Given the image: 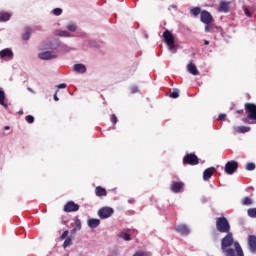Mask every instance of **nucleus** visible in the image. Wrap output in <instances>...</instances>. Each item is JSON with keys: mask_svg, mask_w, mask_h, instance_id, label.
I'll return each mask as SVG.
<instances>
[{"mask_svg": "<svg viewBox=\"0 0 256 256\" xmlns=\"http://www.w3.org/2000/svg\"><path fill=\"white\" fill-rule=\"evenodd\" d=\"M221 249L226 256H245L239 242H235L233 233L228 232L221 240Z\"/></svg>", "mask_w": 256, "mask_h": 256, "instance_id": "nucleus-1", "label": "nucleus"}, {"mask_svg": "<svg viewBox=\"0 0 256 256\" xmlns=\"http://www.w3.org/2000/svg\"><path fill=\"white\" fill-rule=\"evenodd\" d=\"M245 111L247 113V117L242 119L243 123L251 125L253 121L256 123V105L253 103H245L244 104Z\"/></svg>", "mask_w": 256, "mask_h": 256, "instance_id": "nucleus-2", "label": "nucleus"}, {"mask_svg": "<svg viewBox=\"0 0 256 256\" xmlns=\"http://www.w3.org/2000/svg\"><path fill=\"white\" fill-rule=\"evenodd\" d=\"M216 229L218 233H231V224L225 216L216 218Z\"/></svg>", "mask_w": 256, "mask_h": 256, "instance_id": "nucleus-3", "label": "nucleus"}, {"mask_svg": "<svg viewBox=\"0 0 256 256\" xmlns=\"http://www.w3.org/2000/svg\"><path fill=\"white\" fill-rule=\"evenodd\" d=\"M164 43H166L169 51H173V53H177V46L175 45V36L169 30H165L163 32Z\"/></svg>", "mask_w": 256, "mask_h": 256, "instance_id": "nucleus-4", "label": "nucleus"}, {"mask_svg": "<svg viewBox=\"0 0 256 256\" xmlns=\"http://www.w3.org/2000/svg\"><path fill=\"white\" fill-rule=\"evenodd\" d=\"M237 169H239V163L235 160L228 161L224 167V171L227 175L237 173Z\"/></svg>", "mask_w": 256, "mask_h": 256, "instance_id": "nucleus-5", "label": "nucleus"}, {"mask_svg": "<svg viewBox=\"0 0 256 256\" xmlns=\"http://www.w3.org/2000/svg\"><path fill=\"white\" fill-rule=\"evenodd\" d=\"M183 163L184 165H199V157L193 153L186 154L183 158Z\"/></svg>", "mask_w": 256, "mask_h": 256, "instance_id": "nucleus-6", "label": "nucleus"}, {"mask_svg": "<svg viewBox=\"0 0 256 256\" xmlns=\"http://www.w3.org/2000/svg\"><path fill=\"white\" fill-rule=\"evenodd\" d=\"M114 210L111 207H102L98 210V217L100 219H109L113 215Z\"/></svg>", "mask_w": 256, "mask_h": 256, "instance_id": "nucleus-7", "label": "nucleus"}, {"mask_svg": "<svg viewBox=\"0 0 256 256\" xmlns=\"http://www.w3.org/2000/svg\"><path fill=\"white\" fill-rule=\"evenodd\" d=\"M200 19L205 25H211V23H213V16L207 10L201 12Z\"/></svg>", "mask_w": 256, "mask_h": 256, "instance_id": "nucleus-8", "label": "nucleus"}, {"mask_svg": "<svg viewBox=\"0 0 256 256\" xmlns=\"http://www.w3.org/2000/svg\"><path fill=\"white\" fill-rule=\"evenodd\" d=\"M64 211L65 213H73L75 211H79V204L74 203L73 201H68L64 205Z\"/></svg>", "mask_w": 256, "mask_h": 256, "instance_id": "nucleus-9", "label": "nucleus"}, {"mask_svg": "<svg viewBox=\"0 0 256 256\" xmlns=\"http://www.w3.org/2000/svg\"><path fill=\"white\" fill-rule=\"evenodd\" d=\"M247 243H248L249 251L251 253H256V236L249 235L247 237Z\"/></svg>", "mask_w": 256, "mask_h": 256, "instance_id": "nucleus-10", "label": "nucleus"}, {"mask_svg": "<svg viewBox=\"0 0 256 256\" xmlns=\"http://www.w3.org/2000/svg\"><path fill=\"white\" fill-rule=\"evenodd\" d=\"M175 231H177V233H180V235H189V233H191L189 226H187L186 224H179L175 226Z\"/></svg>", "mask_w": 256, "mask_h": 256, "instance_id": "nucleus-11", "label": "nucleus"}, {"mask_svg": "<svg viewBox=\"0 0 256 256\" xmlns=\"http://www.w3.org/2000/svg\"><path fill=\"white\" fill-rule=\"evenodd\" d=\"M220 13H229L231 11V2L221 1L218 7Z\"/></svg>", "mask_w": 256, "mask_h": 256, "instance_id": "nucleus-12", "label": "nucleus"}, {"mask_svg": "<svg viewBox=\"0 0 256 256\" xmlns=\"http://www.w3.org/2000/svg\"><path fill=\"white\" fill-rule=\"evenodd\" d=\"M184 187L185 183L183 182H173L170 189L173 193H182Z\"/></svg>", "mask_w": 256, "mask_h": 256, "instance_id": "nucleus-13", "label": "nucleus"}, {"mask_svg": "<svg viewBox=\"0 0 256 256\" xmlns=\"http://www.w3.org/2000/svg\"><path fill=\"white\" fill-rule=\"evenodd\" d=\"M39 59L50 61V59H57V55L53 54L51 51H45L39 54Z\"/></svg>", "mask_w": 256, "mask_h": 256, "instance_id": "nucleus-14", "label": "nucleus"}, {"mask_svg": "<svg viewBox=\"0 0 256 256\" xmlns=\"http://www.w3.org/2000/svg\"><path fill=\"white\" fill-rule=\"evenodd\" d=\"M215 167H210L204 170L203 172V179L204 181H209L211 177H213V173H215Z\"/></svg>", "mask_w": 256, "mask_h": 256, "instance_id": "nucleus-15", "label": "nucleus"}, {"mask_svg": "<svg viewBox=\"0 0 256 256\" xmlns=\"http://www.w3.org/2000/svg\"><path fill=\"white\" fill-rule=\"evenodd\" d=\"M0 57L2 59H5V57L13 59V51H11V49H9V48L3 49L0 51Z\"/></svg>", "mask_w": 256, "mask_h": 256, "instance_id": "nucleus-16", "label": "nucleus"}, {"mask_svg": "<svg viewBox=\"0 0 256 256\" xmlns=\"http://www.w3.org/2000/svg\"><path fill=\"white\" fill-rule=\"evenodd\" d=\"M96 197H107V190L101 186L95 188Z\"/></svg>", "mask_w": 256, "mask_h": 256, "instance_id": "nucleus-17", "label": "nucleus"}, {"mask_svg": "<svg viewBox=\"0 0 256 256\" xmlns=\"http://www.w3.org/2000/svg\"><path fill=\"white\" fill-rule=\"evenodd\" d=\"M99 225H101V220L97 218H92L88 220V227H90V229H96V227H99Z\"/></svg>", "mask_w": 256, "mask_h": 256, "instance_id": "nucleus-18", "label": "nucleus"}, {"mask_svg": "<svg viewBox=\"0 0 256 256\" xmlns=\"http://www.w3.org/2000/svg\"><path fill=\"white\" fill-rule=\"evenodd\" d=\"M187 71L191 73V75H199V70L197 69V66L193 62H190L187 65Z\"/></svg>", "mask_w": 256, "mask_h": 256, "instance_id": "nucleus-19", "label": "nucleus"}, {"mask_svg": "<svg viewBox=\"0 0 256 256\" xmlns=\"http://www.w3.org/2000/svg\"><path fill=\"white\" fill-rule=\"evenodd\" d=\"M0 105L4 107V109H8L7 103H5V90L3 88H0Z\"/></svg>", "mask_w": 256, "mask_h": 256, "instance_id": "nucleus-20", "label": "nucleus"}, {"mask_svg": "<svg viewBox=\"0 0 256 256\" xmlns=\"http://www.w3.org/2000/svg\"><path fill=\"white\" fill-rule=\"evenodd\" d=\"M74 71L77 73H87V67H85L83 64H75Z\"/></svg>", "mask_w": 256, "mask_h": 256, "instance_id": "nucleus-21", "label": "nucleus"}, {"mask_svg": "<svg viewBox=\"0 0 256 256\" xmlns=\"http://www.w3.org/2000/svg\"><path fill=\"white\" fill-rule=\"evenodd\" d=\"M11 19V14L8 12H0V23H5Z\"/></svg>", "mask_w": 256, "mask_h": 256, "instance_id": "nucleus-22", "label": "nucleus"}, {"mask_svg": "<svg viewBox=\"0 0 256 256\" xmlns=\"http://www.w3.org/2000/svg\"><path fill=\"white\" fill-rule=\"evenodd\" d=\"M234 130L236 133H249L251 131V128L249 126H239L235 127Z\"/></svg>", "mask_w": 256, "mask_h": 256, "instance_id": "nucleus-23", "label": "nucleus"}, {"mask_svg": "<svg viewBox=\"0 0 256 256\" xmlns=\"http://www.w3.org/2000/svg\"><path fill=\"white\" fill-rule=\"evenodd\" d=\"M24 30H25V33L22 34V39L23 41H29V39H31V28L26 27Z\"/></svg>", "mask_w": 256, "mask_h": 256, "instance_id": "nucleus-24", "label": "nucleus"}, {"mask_svg": "<svg viewBox=\"0 0 256 256\" xmlns=\"http://www.w3.org/2000/svg\"><path fill=\"white\" fill-rule=\"evenodd\" d=\"M118 237H120V239H124V241H131V235L126 232H120Z\"/></svg>", "mask_w": 256, "mask_h": 256, "instance_id": "nucleus-25", "label": "nucleus"}, {"mask_svg": "<svg viewBox=\"0 0 256 256\" xmlns=\"http://www.w3.org/2000/svg\"><path fill=\"white\" fill-rule=\"evenodd\" d=\"M203 11H201V9L199 7H194L191 10V15H193L194 17H199V15H201Z\"/></svg>", "mask_w": 256, "mask_h": 256, "instance_id": "nucleus-26", "label": "nucleus"}, {"mask_svg": "<svg viewBox=\"0 0 256 256\" xmlns=\"http://www.w3.org/2000/svg\"><path fill=\"white\" fill-rule=\"evenodd\" d=\"M71 245H73V240L71 239V237H67L63 243L64 249H67V247H71Z\"/></svg>", "mask_w": 256, "mask_h": 256, "instance_id": "nucleus-27", "label": "nucleus"}, {"mask_svg": "<svg viewBox=\"0 0 256 256\" xmlns=\"http://www.w3.org/2000/svg\"><path fill=\"white\" fill-rule=\"evenodd\" d=\"M247 213L249 217L256 218V208H249Z\"/></svg>", "mask_w": 256, "mask_h": 256, "instance_id": "nucleus-28", "label": "nucleus"}, {"mask_svg": "<svg viewBox=\"0 0 256 256\" xmlns=\"http://www.w3.org/2000/svg\"><path fill=\"white\" fill-rule=\"evenodd\" d=\"M242 205H253V200L249 197H245L242 200Z\"/></svg>", "mask_w": 256, "mask_h": 256, "instance_id": "nucleus-29", "label": "nucleus"}, {"mask_svg": "<svg viewBox=\"0 0 256 256\" xmlns=\"http://www.w3.org/2000/svg\"><path fill=\"white\" fill-rule=\"evenodd\" d=\"M170 97L172 99H177L179 98V89H174L172 93H170Z\"/></svg>", "mask_w": 256, "mask_h": 256, "instance_id": "nucleus-30", "label": "nucleus"}, {"mask_svg": "<svg viewBox=\"0 0 256 256\" xmlns=\"http://www.w3.org/2000/svg\"><path fill=\"white\" fill-rule=\"evenodd\" d=\"M246 170H247V171H255V163L249 162V163L246 165Z\"/></svg>", "mask_w": 256, "mask_h": 256, "instance_id": "nucleus-31", "label": "nucleus"}, {"mask_svg": "<svg viewBox=\"0 0 256 256\" xmlns=\"http://www.w3.org/2000/svg\"><path fill=\"white\" fill-rule=\"evenodd\" d=\"M67 30L71 31L72 33H75V31H77V26L75 24H69L67 26Z\"/></svg>", "mask_w": 256, "mask_h": 256, "instance_id": "nucleus-32", "label": "nucleus"}, {"mask_svg": "<svg viewBox=\"0 0 256 256\" xmlns=\"http://www.w3.org/2000/svg\"><path fill=\"white\" fill-rule=\"evenodd\" d=\"M61 13H63V10L61 8H55L53 10V14L56 15V17H59V15H61Z\"/></svg>", "mask_w": 256, "mask_h": 256, "instance_id": "nucleus-33", "label": "nucleus"}, {"mask_svg": "<svg viewBox=\"0 0 256 256\" xmlns=\"http://www.w3.org/2000/svg\"><path fill=\"white\" fill-rule=\"evenodd\" d=\"M75 226L78 231H81V219L76 218L75 219Z\"/></svg>", "mask_w": 256, "mask_h": 256, "instance_id": "nucleus-34", "label": "nucleus"}, {"mask_svg": "<svg viewBox=\"0 0 256 256\" xmlns=\"http://www.w3.org/2000/svg\"><path fill=\"white\" fill-rule=\"evenodd\" d=\"M60 37H71V34L68 31H60Z\"/></svg>", "mask_w": 256, "mask_h": 256, "instance_id": "nucleus-35", "label": "nucleus"}, {"mask_svg": "<svg viewBox=\"0 0 256 256\" xmlns=\"http://www.w3.org/2000/svg\"><path fill=\"white\" fill-rule=\"evenodd\" d=\"M26 121H27V123L31 124V123L35 122V118L31 115H28V116H26Z\"/></svg>", "mask_w": 256, "mask_h": 256, "instance_id": "nucleus-36", "label": "nucleus"}, {"mask_svg": "<svg viewBox=\"0 0 256 256\" xmlns=\"http://www.w3.org/2000/svg\"><path fill=\"white\" fill-rule=\"evenodd\" d=\"M244 13H245V15H246V17H252V13H251V11L249 10V8H245L244 9Z\"/></svg>", "mask_w": 256, "mask_h": 256, "instance_id": "nucleus-37", "label": "nucleus"}, {"mask_svg": "<svg viewBox=\"0 0 256 256\" xmlns=\"http://www.w3.org/2000/svg\"><path fill=\"white\" fill-rule=\"evenodd\" d=\"M110 120L112 121L113 125H117V116L115 114L111 116Z\"/></svg>", "mask_w": 256, "mask_h": 256, "instance_id": "nucleus-38", "label": "nucleus"}, {"mask_svg": "<svg viewBox=\"0 0 256 256\" xmlns=\"http://www.w3.org/2000/svg\"><path fill=\"white\" fill-rule=\"evenodd\" d=\"M227 119V114H220L218 117V121H225Z\"/></svg>", "mask_w": 256, "mask_h": 256, "instance_id": "nucleus-39", "label": "nucleus"}, {"mask_svg": "<svg viewBox=\"0 0 256 256\" xmlns=\"http://www.w3.org/2000/svg\"><path fill=\"white\" fill-rule=\"evenodd\" d=\"M67 235H69V231L66 230L62 233V235L60 236V239H67Z\"/></svg>", "mask_w": 256, "mask_h": 256, "instance_id": "nucleus-40", "label": "nucleus"}, {"mask_svg": "<svg viewBox=\"0 0 256 256\" xmlns=\"http://www.w3.org/2000/svg\"><path fill=\"white\" fill-rule=\"evenodd\" d=\"M57 87H58V89H66L67 88V84L62 83V84H59Z\"/></svg>", "mask_w": 256, "mask_h": 256, "instance_id": "nucleus-41", "label": "nucleus"}, {"mask_svg": "<svg viewBox=\"0 0 256 256\" xmlns=\"http://www.w3.org/2000/svg\"><path fill=\"white\" fill-rule=\"evenodd\" d=\"M133 256H145V253L143 251H138V252L134 253Z\"/></svg>", "mask_w": 256, "mask_h": 256, "instance_id": "nucleus-42", "label": "nucleus"}, {"mask_svg": "<svg viewBox=\"0 0 256 256\" xmlns=\"http://www.w3.org/2000/svg\"><path fill=\"white\" fill-rule=\"evenodd\" d=\"M243 113H245V111L243 109L236 110V115H243Z\"/></svg>", "mask_w": 256, "mask_h": 256, "instance_id": "nucleus-43", "label": "nucleus"}, {"mask_svg": "<svg viewBox=\"0 0 256 256\" xmlns=\"http://www.w3.org/2000/svg\"><path fill=\"white\" fill-rule=\"evenodd\" d=\"M211 31V28L209 26H205V32L209 33Z\"/></svg>", "mask_w": 256, "mask_h": 256, "instance_id": "nucleus-44", "label": "nucleus"}, {"mask_svg": "<svg viewBox=\"0 0 256 256\" xmlns=\"http://www.w3.org/2000/svg\"><path fill=\"white\" fill-rule=\"evenodd\" d=\"M77 231H79V229L74 228V229L71 230V233H77Z\"/></svg>", "mask_w": 256, "mask_h": 256, "instance_id": "nucleus-45", "label": "nucleus"}, {"mask_svg": "<svg viewBox=\"0 0 256 256\" xmlns=\"http://www.w3.org/2000/svg\"><path fill=\"white\" fill-rule=\"evenodd\" d=\"M54 101H59V97H57V94L54 95Z\"/></svg>", "mask_w": 256, "mask_h": 256, "instance_id": "nucleus-46", "label": "nucleus"}, {"mask_svg": "<svg viewBox=\"0 0 256 256\" xmlns=\"http://www.w3.org/2000/svg\"><path fill=\"white\" fill-rule=\"evenodd\" d=\"M204 45H209V41L208 40H204Z\"/></svg>", "mask_w": 256, "mask_h": 256, "instance_id": "nucleus-47", "label": "nucleus"}, {"mask_svg": "<svg viewBox=\"0 0 256 256\" xmlns=\"http://www.w3.org/2000/svg\"><path fill=\"white\" fill-rule=\"evenodd\" d=\"M128 203H135V200H134V199H130V200L128 201Z\"/></svg>", "mask_w": 256, "mask_h": 256, "instance_id": "nucleus-48", "label": "nucleus"}, {"mask_svg": "<svg viewBox=\"0 0 256 256\" xmlns=\"http://www.w3.org/2000/svg\"><path fill=\"white\" fill-rule=\"evenodd\" d=\"M4 129H6V131H7V130H9L10 128H9V126H5V128H4Z\"/></svg>", "mask_w": 256, "mask_h": 256, "instance_id": "nucleus-49", "label": "nucleus"}, {"mask_svg": "<svg viewBox=\"0 0 256 256\" xmlns=\"http://www.w3.org/2000/svg\"><path fill=\"white\" fill-rule=\"evenodd\" d=\"M28 91H31V93H33V89H31V88H28Z\"/></svg>", "mask_w": 256, "mask_h": 256, "instance_id": "nucleus-50", "label": "nucleus"}, {"mask_svg": "<svg viewBox=\"0 0 256 256\" xmlns=\"http://www.w3.org/2000/svg\"><path fill=\"white\" fill-rule=\"evenodd\" d=\"M19 115H23V111H19Z\"/></svg>", "mask_w": 256, "mask_h": 256, "instance_id": "nucleus-51", "label": "nucleus"}, {"mask_svg": "<svg viewBox=\"0 0 256 256\" xmlns=\"http://www.w3.org/2000/svg\"><path fill=\"white\" fill-rule=\"evenodd\" d=\"M133 93H135V89L133 90Z\"/></svg>", "mask_w": 256, "mask_h": 256, "instance_id": "nucleus-52", "label": "nucleus"}, {"mask_svg": "<svg viewBox=\"0 0 256 256\" xmlns=\"http://www.w3.org/2000/svg\"><path fill=\"white\" fill-rule=\"evenodd\" d=\"M133 93H135V89L133 90Z\"/></svg>", "mask_w": 256, "mask_h": 256, "instance_id": "nucleus-53", "label": "nucleus"}]
</instances>
